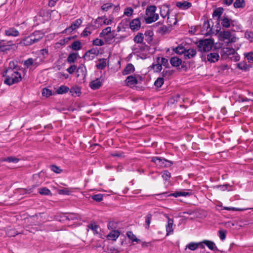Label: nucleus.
<instances>
[{
	"instance_id": "f257e3e1",
	"label": "nucleus",
	"mask_w": 253,
	"mask_h": 253,
	"mask_svg": "<svg viewBox=\"0 0 253 253\" xmlns=\"http://www.w3.org/2000/svg\"><path fill=\"white\" fill-rule=\"evenodd\" d=\"M3 76L5 77L4 84L11 85L22 80L21 74L17 70H5Z\"/></svg>"
},
{
	"instance_id": "f03ea898",
	"label": "nucleus",
	"mask_w": 253,
	"mask_h": 253,
	"mask_svg": "<svg viewBox=\"0 0 253 253\" xmlns=\"http://www.w3.org/2000/svg\"><path fill=\"white\" fill-rule=\"evenodd\" d=\"M156 8V6L155 5L148 6L146 8V14L147 17L145 18V20L147 23H151L156 21L158 19V14L155 13Z\"/></svg>"
},
{
	"instance_id": "7ed1b4c3",
	"label": "nucleus",
	"mask_w": 253,
	"mask_h": 253,
	"mask_svg": "<svg viewBox=\"0 0 253 253\" xmlns=\"http://www.w3.org/2000/svg\"><path fill=\"white\" fill-rule=\"evenodd\" d=\"M213 42L210 39L200 41L198 47L200 51L207 52L210 51L212 47Z\"/></svg>"
},
{
	"instance_id": "20e7f679",
	"label": "nucleus",
	"mask_w": 253,
	"mask_h": 253,
	"mask_svg": "<svg viewBox=\"0 0 253 253\" xmlns=\"http://www.w3.org/2000/svg\"><path fill=\"white\" fill-rule=\"evenodd\" d=\"M152 162H154L157 166L160 167H169L173 163L164 158H161L158 157L152 158Z\"/></svg>"
},
{
	"instance_id": "39448f33",
	"label": "nucleus",
	"mask_w": 253,
	"mask_h": 253,
	"mask_svg": "<svg viewBox=\"0 0 253 253\" xmlns=\"http://www.w3.org/2000/svg\"><path fill=\"white\" fill-rule=\"evenodd\" d=\"M219 35L224 41L226 40L228 43L235 42L236 37L234 34H232L229 31H221Z\"/></svg>"
},
{
	"instance_id": "423d86ee",
	"label": "nucleus",
	"mask_w": 253,
	"mask_h": 253,
	"mask_svg": "<svg viewBox=\"0 0 253 253\" xmlns=\"http://www.w3.org/2000/svg\"><path fill=\"white\" fill-rule=\"evenodd\" d=\"M17 47L15 44H12L11 42H6L4 41H0V49L2 51L14 50Z\"/></svg>"
},
{
	"instance_id": "0eeeda50",
	"label": "nucleus",
	"mask_w": 253,
	"mask_h": 253,
	"mask_svg": "<svg viewBox=\"0 0 253 253\" xmlns=\"http://www.w3.org/2000/svg\"><path fill=\"white\" fill-rule=\"evenodd\" d=\"M37 42V39L34 37V35L31 34L22 39L19 44L23 46H29Z\"/></svg>"
},
{
	"instance_id": "6e6552de",
	"label": "nucleus",
	"mask_w": 253,
	"mask_h": 253,
	"mask_svg": "<svg viewBox=\"0 0 253 253\" xmlns=\"http://www.w3.org/2000/svg\"><path fill=\"white\" fill-rule=\"evenodd\" d=\"M235 53V49L232 47H223L220 51V54L223 58H225L230 55H234Z\"/></svg>"
},
{
	"instance_id": "1a4fd4ad",
	"label": "nucleus",
	"mask_w": 253,
	"mask_h": 253,
	"mask_svg": "<svg viewBox=\"0 0 253 253\" xmlns=\"http://www.w3.org/2000/svg\"><path fill=\"white\" fill-rule=\"evenodd\" d=\"M82 23V20L81 19H78L74 21H73L71 24V25L67 28L63 32V33H71L74 30L77 29L79 28V27L80 26V25Z\"/></svg>"
},
{
	"instance_id": "9d476101",
	"label": "nucleus",
	"mask_w": 253,
	"mask_h": 253,
	"mask_svg": "<svg viewBox=\"0 0 253 253\" xmlns=\"http://www.w3.org/2000/svg\"><path fill=\"white\" fill-rule=\"evenodd\" d=\"M99 53V50L97 48H92L85 53L84 58L85 59L92 60Z\"/></svg>"
},
{
	"instance_id": "9b49d317",
	"label": "nucleus",
	"mask_w": 253,
	"mask_h": 253,
	"mask_svg": "<svg viewBox=\"0 0 253 253\" xmlns=\"http://www.w3.org/2000/svg\"><path fill=\"white\" fill-rule=\"evenodd\" d=\"M221 24L223 27L229 28L231 26H234L235 21L229 19L226 16H223L221 19Z\"/></svg>"
},
{
	"instance_id": "f8f14e48",
	"label": "nucleus",
	"mask_w": 253,
	"mask_h": 253,
	"mask_svg": "<svg viewBox=\"0 0 253 253\" xmlns=\"http://www.w3.org/2000/svg\"><path fill=\"white\" fill-rule=\"evenodd\" d=\"M130 28L133 31H138L141 26V22L139 18L132 20L129 24Z\"/></svg>"
},
{
	"instance_id": "ddd939ff",
	"label": "nucleus",
	"mask_w": 253,
	"mask_h": 253,
	"mask_svg": "<svg viewBox=\"0 0 253 253\" xmlns=\"http://www.w3.org/2000/svg\"><path fill=\"white\" fill-rule=\"evenodd\" d=\"M5 35L7 36L17 37L19 35V32L15 28H9L5 30Z\"/></svg>"
},
{
	"instance_id": "4468645a",
	"label": "nucleus",
	"mask_w": 253,
	"mask_h": 253,
	"mask_svg": "<svg viewBox=\"0 0 253 253\" xmlns=\"http://www.w3.org/2000/svg\"><path fill=\"white\" fill-rule=\"evenodd\" d=\"M77 77H85L86 75V70L85 67L83 65H81L77 69Z\"/></svg>"
},
{
	"instance_id": "2eb2a0df",
	"label": "nucleus",
	"mask_w": 253,
	"mask_h": 253,
	"mask_svg": "<svg viewBox=\"0 0 253 253\" xmlns=\"http://www.w3.org/2000/svg\"><path fill=\"white\" fill-rule=\"evenodd\" d=\"M24 66L26 68H29L31 66H38V63L36 62L35 59L32 58H29L24 62Z\"/></svg>"
},
{
	"instance_id": "dca6fc26",
	"label": "nucleus",
	"mask_w": 253,
	"mask_h": 253,
	"mask_svg": "<svg viewBox=\"0 0 253 253\" xmlns=\"http://www.w3.org/2000/svg\"><path fill=\"white\" fill-rule=\"evenodd\" d=\"M219 58V54L216 52H211L207 55V60L211 63L217 61Z\"/></svg>"
},
{
	"instance_id": "f3484780",
	"label": "nucleus",
	"mask_w": 253,
	"mask_h": 253,
	"mask_svg": "<svg viewBox=\"0 0 253 253\" xmlns=\"http://www.w3.org/2000/svg\"><path fill=\"white\" fill-rule=\"evenodd\" d=\"M166 217L168 218V225L166 226V231L167 234L169 235V234L173 232V228L172 226L173 224V220L172 219L170 218L169 216L166 214Z\"/></svg>"
},
{
	"instance_id": "a211bd4d",
	"label": "nucleus",
	"mask_w": 253,
	"mask_h": 253,
	"mask_svg": "<svg viewBox=\"0 0 253 253\" xmlns=\"http://www.w3.org/2000/svg\"><path fill=\"white\" fill-rule=\"evenodd\" d=\"M135 71V68L134 66L131 64H128L124 70L123 71V74L124 75H127L133 73Z\"/></svg>"
},
{
	"instance_id": "6ab92c4d",
	"label": "nucleus",
	"mask_w": 253,
	"mask_h": 253,
	"mask_svg": "<svg viewBox=\"0 0 253 253\" xmlns=\"http://www.w3.org/2000/svg\"><path fill=\"white\" fill-rule=\"evenodd\" d=\"M176 5L178 8L185 10L190 8L192 6V4L187 1H184L183 2L179 1L176 2Z\"/></svg>"
},
{
	"instance_id": "aec40b11",
	"label": "nucleus",
	"mask_w": 253,
	"mask_h": 253,
	"mask_svg": "<svg viewBox=\"0 0 253 253\" xmlns=\"http://www.w3.org/2000/svg\"><path fill=\"white\" fill-rule=\"evenodd\" d=\"M102 85V83L99 79L91 81L89 84V86L93 89L99 88Z\"/></svg>"
},
{
	"instance_id": "412c9836",
	"label": "nucleus",
	"mask_w": 253,
	"mask_h": 253,
	"mask_svg": "<svg viewBox=\"0 0 253 253\" xmlns=\"http://www.w3.org/2000/svg\"><path fill=\"white\" fill-rule=\"evenodd\" d=\"M126 84L128 86L135 85L138 83L137 80L134 76H128L126 80Z\"/></svg>"
},
{
	"instance_id": "4be33fe9",
	"label": "nucleus",
	"mask_w": 253,
	"mask_h": 253,
	"mask_svg": "<svg viewBox=\"0 0 253 253\" xmlns=\"http://www.w3.org/2000/svg\"><path fill=\"white\" fill-rule=\"evenodd\" d=\"M67 221L78 220L81 218L80 215L73 212L67 213Z\"/></svg>"
},
{
	"instance_id": "5701e85b",
	"label": "nucleus",
	"mask_w": 253,
	"mask_h": 253,
	"mask_svg": "<svg viewBox=\"0 0 253 253\" xmlns=\"http://www.w3.org/2000/svg\"><path fill=\"white\" fill-rule=\"evenodd\" d=\"M196 51L194 48H189L188 49H186L184 56H185V58L190 59L194 57L196 54Z\"/></svg>"
},
{
	"instance_id": "b1692460",
	"label": "nucleus",
	"mask_w": 253,
	"mask_h": 253,
	"mask_svg": "<svg viewBox=\"0 0 253 253\" xmlns=\"http://www.w3.org/2000/svg\"><path fill=\"white\" fill-rule=\"evenodd\" d=\"M170 62L172 66L179 67L182 63V60L177 57H173L171 58Z\"/></svg>"
},
{
	"instance_id": "393cba45",
	"label": "nucleus",
	"mask_w": 253,
	"mask_h": 253,
	"mask_svg": "<svg viewBox=\"0 0 253 253\" xmlns=\"http://www.w3.org/2000/svg\"><path fill=\"white\" fill-rule=\"evenodd\" d=\"M120 235V233L119 231L114 230L111 232L108 235L107 238L109 240H111L113 241H115L119 237Z\"/></svg>"
},
{
	"instance_id": "a878e982",
	"label": "nucleus",
	"mask_w": 253,
	"mask_h": 253,
	"mask_svg": "<svg viewBox=\"0 0 253 253\" xmlns=\"http://www.w3.org/2000/svg\"><path fill=\"white\" fill-rule=\"evenodd\" d=\"M203 243L204 244L206 245L209 248V249L212 251L217 250V248L214 242L211 241L205 240L203 242Z\"/></svg>"
},
{
	"instance_id": "bb28decb",
	"label": "nucleus",
	"mask_w": 253,
	"mask_h": 253,
	"mask_svg": "<svg viewBox=\"0 0 253 253\" xmlns=\"http://www.w3.org/2000/svg\"><path fill=\"white\" fill-rule=\"evenodd\" d=\"M67 213H59L55 216V219L59 221L65 222L67 220Z\"/></svg>"
},
{
	"instance_id": "cd10ccee",
	"label": "nucleus",
	"mask_w": 253,
	"mask_h": 253,
	"mask_svg": "<svg viewBox=\"0 0 253 253\" xmlns=\"http://www.w3.org/2000/svg\"><path fill=\"white\" fill-rule=\"evenodd\" d=\"M170 30V26L162 25L159 28L158 32L161 34H165L169 33Z\"/></svg>"
},
{
	"instance_id": "c85d7f7f",
	"label": "nucleus",
	"mask_w": 253,
	"mask_h": 253,
	"mask_svg": "<svg viewBox=\"0 0 253 253\" xmlns=\"http://www.w3.org/2000/svg\"><path fill=\"white\" fill-rule=\"evenodd\" d=\"M223 12V9L221 7L216 8L214 10L212 13V17H217V19L219 20Z\"/></svg>"
},
{
	"instance_id": "c756f323",
	"label": "nucleus",
	"mask_w": 253,
	"mask_h": 253,
	"mask_svg": "<svg viewBox=\"0 0 253 253\" xmlns=\"http://www.w3.org/2000/svg\"><path fill=\"white\" fill-rule=\"evenodd\" d=\"M233 5L235 8H239L244 7L246 4L244 0H236Z\"/></svg>"
},
{
	"instance_id": "7c9ffc66",
	"label": "nucleus",
	"mask_w": 253,
	"mask_h": 253,
	"mask_svg": "<svg viewBox=\"0 0 253 253\" xmlns=\"http://www.w3.org/2000/svg\"><path fill=\"white\" fill-rule=\"evenodd\" d=\"M143 35L142 33H138L134 37L133 41L137 43H141L143 42Z\"/></svg>"
},
{
	"instance_id": "2f4dec72",
	"label": "nucleus",
	"mask_w": 253,
	"mask_h": 253,
	"mask_svg": "<svg viewBox=\"0 0 253 253\" xmlns=\"http://www.w3.org/2000/svg\"><path fill=\"white\" fill-rule=\"evenodd\" d=\"M69 90V88L65 85L60 86L56 91L58 94H62L67 92Z\"/></svg>"
},
{
	"instance_id": "473e14b6",
	"label": "nucleus",
	"mask_w": 253,
	"mask_h": 253,
	"mask_svg": "<svg viewBox=\"0 0 253 253\" xmlns=\"http://www.w3.org/2000/svg\"><path fill=\"white\" fill-rule=\"evenodd\" d=\"M70 90V92L73 96H79L81 93L80 88L78 87H72Z\"/></svg>"
},
{
	"instance_id": "72a5a7b5",
	"label": "nucleus",
	"mask_w": 253,
	"mask_h": 253,
	"mask_svg": "<svg viewBox=\"0 0 253 253\" xmlns=\"http://www.w3.org/2000/svg\"><path fill=\"white\" fill-rule=\"evenodd\" d=\"M99 63L97 64L96 67L99 70H102L106 66V59L102 58L99 60Z\"/></svg>"
},
{
	"instance_id": "f704fd0d",
	"label": "nucleus",
	"mask_w": 253,
	"mask_h": 253,
	"mask_svg": "<svg viewBox=\"0 0 253 253\" xmlns=\"http://www.w3.org/2000/svg\"><path fill=\"white\" fill-rule=\"evenodd\" d=\"M173 51L179 54H182L183 53L185 54L186 48L183 46L180 45L174 48Z\"/></svg>"
},
{
	"instance_id": "c9c22d12",
	"label": "nucleus",
	"mask_w": 253,
	"mask_h": 253,
	"mask_svg": "<svg viewBox=\"0 0 253 253\" xmlns=\"http://www.w3.org/2000/svg\"><path fill=\"white\" fill-rule=\"evenodd\" d=\"M111 32V28L110 27H107V28L103 29L99 34V37L101 38L105 36H108Z\"/></svg>"
},
{
	"instance_id": "e433bc0d",
	"label": "nucleus",
	"mask_w": 253,
	"mask_h": 253,
	"mask_svg": "<svg viewBox=\"0 0 253 253\" xmlns=\"http://www.w3.org/2000/svg\"><path fill=\"white\" fill-rule=\"evenodd\" d=\"M126 235H127L128 238L129 239H130L131 240H132L133 242H140V240L136 238V237L135 236V235L134 234H133L132 232L128 231L126 233Z\"/></svg>"
},
{
	"instance_id": "4c0bfd02",
	"label": "nucleus",
	"mask_w": 253,
	"mask_h": 253,
	"mask_svg": "<svg viewBox=\"0 0 253 253\" xmlns=\"http://www.w3.org/2000/svg\"><path fill=\"white\" fill-rule=\"evenodd\" d=\"M17 67V63L16 61H11L9 63V66L7 69H6L5 70H17L16 69Z\"/></svg>"
},
{
	"instance_id": "58836bf2",
	"label": "nucleus",
	"mask_w": 253,
	"mask_h": 253,
	"mask_svg": "<svg viewBox=\"0 0 253 253\" xmlns=\"http://www.w3.org/2000/svg\"><path fill=\"white\" fill-rule=\"evenodd\" d=\"M77 54L73 53H70L68 58H67V61L70 63H74L75 60L77 59Z\"/></svg>"
},
{
	"instance_id": "ea45409f",
	"label": "nucleus",
	"mask_w": 253,
	"mask_h": 253,
	"mask_svg": "<svg viewBox=\"0 0 253 253\" xmlns=\"http://www.w3.org/2000/svg\"><path fill=\"white\" fill-rule=\"evenodd\" d=\"M203 28L204 30H206L207 33H210L212 30V29L210 27V22L208 20L204 22Z\"/></svg>"
},
{
	"instance_id": "a19ab883",
	"label": "nucleus",
	"mask_w": 253,
	"mask_h": 253,
	"mask_svg": "<svg viewBox=\"0 0 253 253\" xmlns=\"http://www.w3.org/2000/svg\"><path fill=\"white\" fill-rule=\"evenodd\" d=\"M152 214L150 213L147 214V215L145 217V223H146V228L147 229H149L150 227V224L152 219Z\"/></svg>"
},
{
	"instance_id": "79ce46f5",
	"label": "nucleus",
	"mask_w": 253,
	"mask_h": 253,
	"mask_svg": "<svg viewBox=\"0 0 253 253\" xmlns=\"http://www.w3.org/2000/svg\"><path fill=\"white\" fill-rule=\"evenodd\" d=\"M72 48L73 50H78L81 48V43L80 42L77 41L74 42L72 44Z\"/></svg>"
},
{
	"instance_id": "37998d69",
	"label": "nucleus",
	"mask_w": 253,
	"mask_h": 253,
	"mask_svg": "<svg viewBox=\"0 0 253 253\" xmlns=\"http://www.w3.org/2000/svg\"><path fill=\"white\" fill-rule=\"evenodd\" d=\"M190 194L189 192H176L172 194H171V196L174 197H177L179 196H186L188 195H189Z\"/></svg>"
},
{
	"instance_id": "c03bdc74",
	"label": "nucleus",
	"mask_w": 253,
	"mask_h": 253,
	"mask_svg": "<svg viewBox=\"0 0 253 253\" xmlns=\"http://www.w3.org/2000/svg\"><path fill=\"white\" fill-rule=\"evenodd\" d=\"M198 247L199 244L193 242L190 243L187 246V248H188L189 250L191 251L196 250L198 248Z\"/></svg>"
},
{
	"instance_id": "a18cd8bd",
	"label": "nucleus",
	"mask_w": 253,
	"mask_h": 253,
	"mask_svg": "<svg viewBox=\"0 0 253 253\" xmlns=\"http://www.w3.org/2000/svg\"><path fill=\"white\" fill-rule=\"evenodd\" d=\"M164 80L163 78H158L155 82L154 85L157 87H161L164 84Z\"/></svg>"
},
{
	"instance_id": "49530a36",
	"label": "nucleus",
	"mask_w": 253,
	"mask_h": 253,
	"mask_svg": "<svg viewBox=\"0 0 253 253\" xmlns=\"http://www.w3.org/2000/svg\"><path fill=\"white\" fill-rule=\"evenodd\" d=\"M133 9L130 7H126L125 9L124 14L127 17H130L133 14Z\"/></svg>"
},
{
	"instance_id": "de8ad7c7",
	"label": "nucleus",
	"mask_w": 253,
	"mask_h": 253,
	"mask_svg": "<svg viewBox=\"0 0 253 253\" xmlns=\"http://www.w3.org/2000/svg\"><path fill=\"white\" fill-rule=\"evenodd\" d=\"M32 35H34V37L37 39V42L43 37V34L40 31L35 32Z\"/></svg>"
},
{
	"instance_id": "09e8293b",
	"label": "nucleus",
	"mask_w": 253,
	"mask_h": 253,
	"mask_svg": "<svg viewBox=\"0 0 253 253\" xmlns=\"http://www.w3.org/2000/svg\"><path fill=\"white\" fill-rule=\"evenodd\" d=\"M50 169L52 171L55 172L56 173H60L62 171V169L54 165L50 166Z\"/></svg>"
},
{
	"instance_id": "8fccbe9b",
	"label": "nucleus",
	"mask_w": 253,
	"mask_h": 253,
	"mask_svg": "<svg viewBox=\"0 0 253 253\" xmlns=\"http://www.w3.org/2000/svg\"><path fill=\"white\" fill-rule=\"evenodd\" d=\"M92 44L96 46H102L104 44V42L102 40L97 38L92 41Z\"/></svg>"
},
{
	"instance_id": "3c124183",
	"label": "nucleus",
	"mask_w": 253,
	"mask_h": 253,
	"mask_svg": "<svg viewBox=\"0 0 253 253\" xmlns=\"http://www.w3.org/2000/svg\"><path fill=\"white\" fill-rule=\"evenodd\" d=\"M113 6V4L111 3H104L101 6V10L104 11H107L109 10V9L112 8Z\"/></svg>"
},
{
	"instance_id": "603ef678",
	"label": "nucleus",
	"mask_w": 253,
	"mask_h": 253,
	"mask_svg": "<svg viewBox=\"0 0 253 253\" xmlns=\"http://www.w3.org/2000/svg\"><path fill=\"white\" fill-rule=\"evenodd\" d=\"M2 161H7L9 163H16L19 161V159L15 157H10L3 159Z\"/></svg>"
},
{
	"instance_id": "864d4df0",
	"label": "nucleus",
	"mask_w": 253,
	"mask_h": 253,
	"mask_svg": "<svg viewBox=\"0 0 253 253\" xmlns=\"http://www.w3.org/2000/svg\"><path fill=\"white\" fill-rule=\"evenodd\" d=\"M91 198L97 202H101L103 199V195L101 194H95L91 196Z\"/></svg>"
},
{
	"instance_id": "5fc2aeb1",
	"label": "nucleus",
	"mask_w": 253,
	"mask_h": 253,
	"mask_svg": "<svg viewBox=\"0 0 253 253\" xmlns=\"http://www.w3.org/2000/svg\"><path fill=\"white\" fill-rule=\"evenodd\" d=\"M152 68L157 72H160L162 69V65L159 62L156 64H153Z\"/></svg>"
},
{
	"instance_id": "6e6d98bb",
	"label": "nucleus",
	"mask_w": 253,
	"mask_h": 253,
	"mask_svg": "<svg viewBox=\"0 0 253 253\" xmlns=\"http://www.w3.org/2000/svg\"><path fill=\"white\" fill-rule=\"evenodd\" d=\"M245 36L251 42H253V32L251 31H247L245 34Z\"/></svg>"
},
{
	"instance_id": "4d7b16f0",
	"label": "nucleus",
	"mask_w": 253,
	"mask_h": 253,
	"mask_svg": "<svg viewBox=\"0 0 253 253\" xmlns=\"http://www.w3.org/2000/svg\"><path fill=\"white\" fill-rule=\"evenodd\" d=\"M162 177L165 180H168L170 177V173L168 170H165L162 172Z\"/></svg>"
},
{
	"instance_id": "13d9d810",
	"label": "nucleus",
	"mask_w": 253,
	"mask_h": 253,
	"mask_svg": "<svg viewBox=\"0 0 253 253\" xmlns=\"http://www.w3.org/2000/svg\"><path fill=\"white\" fill-rule=\"evenodd\" d=\"M161 65H163L166 68H168L169 66L168 60L165 58L162 57L160 61Z\"/></svg>"
},
{
	"instance_id": "bf43d9fd",
	"label": "nucleus",
	"mask_w": 253,
	"mask_h": 253,
	"mask_svg": "<svg viewBox=\"0 0 253 253\" xmlns=\"http://www.w3.org/2000/svg\"><path fill=\"white\" fill-rule=\"evenodd\" d=\"M114 36L113 35H108V36H106V37L104 38L105 41L107 43L110 44L113 39H114Z\"/></svg>"
},
{
	"instance_id": "052dcab7",
	"label": "nucleus",
	"mask_w": 253,
	"mask_h": 253,
	"mask_svg": "<svg viewBox=\"0 0 253 253\" xmlns=\"http://www.w3.org/2000/svg\"><path fill=\"white\" fill-rule=\"evenodd\" d=\"M218 233L220 239L221 240H224L226 238V231L225 230H220L218 231Z\"/></svg>"
},
{
	"instance_id": "680f3d73",
	"label": "nucleus",
	"mask_w": 253,
	"mask_h": 253,
	"mask_svg": "<svg viewBox=\"0 0 253 253\" xmlns=\"http://www.w3.org/2000/svg\"><path fill=\"white\" fill-rule=\"evenodd\" d=\"M245 56L249 62H253V52H251L245 54Z\"/></svg>"
},
{
	"instance_id": "e2e57ef3",
	"label": "nucleus",
	"mask_w": 253,
	"mask_h": 253,
	"mask_svg": "<svg viewBox=\"0 0 253 253\" xmlns=\"http://www.w3.org/2000/svg\"><path fill=\"white\" fill-rule=\"evenodd\" d=\"M172 19L173 21V22L170 19L169 17V16L168 17V22L169 23L168 26H170V28H171V26L172 25H175L176 23V18L175 17L172 18Z\"/></svg>"
},
{
	"instance_id": "0e129e2a",
	"label": "nucleus",
	"mask_w": 253,
	"mask_h": 253,
	"mask_svg": "<svg viewBox=\"0 0 253 253\" xmlns=\"http://www.w3.org/2000/svg\"><path fill=\"white\" fill-rule=\"evenodd\" d=\"M77 67L75 65H71L67 69V71L70 74H73L76 70Z\"/></svg>"
},
{
	"instance_id": "69168bd1",
	"label": "nucleus",
	"mask_w": 253,
	"mask_h": 253,
	"mask_svg": "<svg viewBox=\"0 0 253 253\" xmlns=\"http://www.w3.org/2000/svg\"><path fill=\"white\" fill-rule=\"evenodd\" d=\"M89 228L93 231L94 232H97V230L98 228V225L93 224H90L88 225Z\"/></svg>"
},
{
	"instance_id": "338daca9",
	"label": "nucleus",
	"mask_w": 253,
	"mask_h": 253,
	"mask_svg": "<svg viewBox=\"0 0 253 253\" xmlns=\"http://www.w3.org/2000/svg\"><path fill=\"white\" fill-rule=\"evenodd\" d=\"M169 14V10H165V9H161L160 15L163 17L165 18Z\"/></svg>"
},
{
	"instance_id": "774afa93",
	"label": "nucleus",
	"mask_w": 253,
	"mask_h": 253,
	"mask_svg": "<svg viewBox=\"0 0 253 253\" xmlns=\"http://www.w3.org/2000/svg\"><path fill=\"white\" fill-rule=\"evenodd\" d=\"M171 71L169 70H164L162 72L163 77L169 76L171 74Z\"/></svg>"
}]
</instances>
